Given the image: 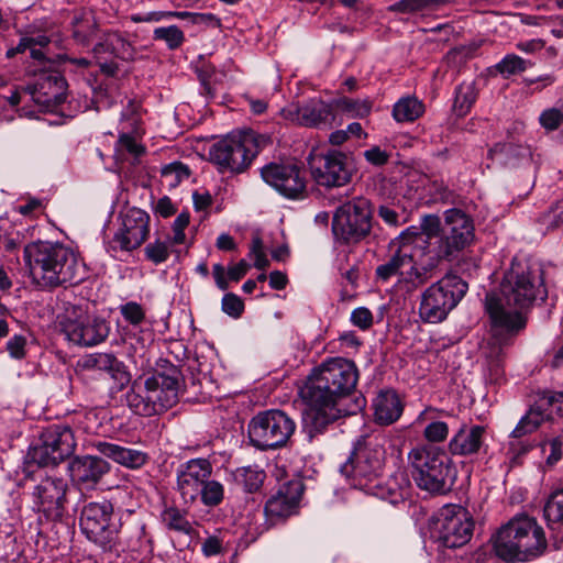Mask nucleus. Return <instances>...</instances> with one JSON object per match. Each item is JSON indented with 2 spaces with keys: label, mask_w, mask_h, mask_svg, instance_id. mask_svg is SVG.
<instances>
[{
  "label": "nucleus",
  "mask_w": 563,
  "mask_h": 563,
  "mask_svg": "<svg viewBox=\"0 0 563 563\" xmlns=\"http://www.w3.org/2000/svg\"><path fill=\"white\" fill-rule=\"evenodd\" d=\"M212 464L207 459H191L177 467V490L185 503H194L205 482L211 477Z\"/></svg>",
  "instance_id": "obj_24"
},
{
  "label": "nucleus",
  "mask_w": 563,
  "mask_h": 563,
  "mask_svg": "<svg viewBox=\"0 0 563 563\" xmlns=\"http://www.w3.org/2000/svg\"><path fill=\"white\" fill-rule=\"evenodd\" d=\"M250 256L254 260V266L257 269H265L269 265V261L266 257L263 241L260 236L252 239V245Z\"/></svg>",
  "instance_id": "obj_57"
},
{
  "label": "nucleus",
  "mask_w": 563,
  "mask_h": 563,
  "mask_svg": "<svg viewBox=\"0 0 563 563\" xmlns=\"http://www.w3.org/2000/svg\"><path fill=\"white\" fill-rule=\"evenodd\" d=\"M372 230V212L368 200L355 197L343 202L333 213L332 232L345 243L364 240Z\"/></svg>",
  "instance_id": "obj_10"
},
{
  "label": "nucleus",
  "mask_w": 563,
  "mask_h": 563,
  "mask_svg": "<svg viewBox=\"0 0 563 563\" xmlns=\"http://www.w3.org/2000/svg\"><path fill=\"white\" fill-rule=\"evenodd\" d=\"M263 180L288 199L306 196L305 173L295 164L269 163L261 169Z\"/></svg>",
  "instance_id": "obj_20"
},
{
  "label": "nucleus",
  "mask_w": 563,
  "mask_h": 563,
  "mask_svg": "<svg viewBox=\"0 0 563 563\" xmlns=\"http://www.w3.org/2000/svg\"><path fill=\"white\" fill-rule=\"evenodd\" d=\"M93 446L103 456L130 470L141 468L150 459L144 451L126 448L114 442L97 441Z\"/></svg>",
  "instance_id": "obj_30"
},
{
  "label": "nucleus",
  "mask_w": 563,
  "mask_h": 563,
  "mask_svg": "<svg viewBox=\"0 0 563 563\" xmlns=\"http://www.w3.org/2000/svg\"><path fill=\"white\" fill-rule=\"evenodd\" d=\"M70 25L74 40L82 45L89 42L97 30V21L93 12L88 9L76 10L73 14Z\"/></svg>",
  "instance_id": "obj_35"
},
{
  "label": "nucleus",
  "mask_w": 563,
  "mask_h": 563,
  "mask_svg": "<svg viewBox=\"0 0 563 563\" xmlns=\"http://www.w3.org/2000/svg\"><path fill=\"white\" fill-rule=\"evenodd\" d=\"M533 63L529 59H523L516 54L506 55L497 65L496 69L505 77L520 74L532 67Z\"/></svg>",
  "instance_id": "obj_44"
},
{
  "label": "nucleus",
  "mask_w": 563,
  "mask_h": 563,
  "mask_svg": "<svg viewBox=\"0 0 563 563\" xmlns=\"http://www.w3.org/2000/svg\"><path fill=\"white\" fill-rule=\"evenodd\" d=\"M539 122L548 131L556 130L563 123V108H550L541 112Z\"/></svg>",
  "instance_id": "obj_55"
},
{
  "label": "nucleus",
  "mask_w": 563,
  "mask_h": 563,
  "mask_svg": "<svg viewBox=\"0 0 563 563\" xmlns=\"http://www.w3.org/2000/svg\"><path fill=\"white\" fill-rule=\"evenodd\" d=\"M303 489V483L299 478L283 483L276 494L265 504L264 512L266 518L272 523H275L294 515L297 511Z\"/></svg>",
  "instance_id": "obj_26"
},
{
  "label": "nucleus",
  "mask_w": 563,
  "mask_h": 563,
  "mask_svg": "<svg viewBox=\"0 0 563 563\" xmlns=\"http://www.w3.org/2000/svg\"><path fill=\"white\" fill-rule=\"evenodd\" d=\"M374 419L380 426L396 422L404 411L398 394L393 389L380 390L373 399Z\"/></svg>",
  "instance_id": "obj_32"
},
{
  "label": "nucleus",
  "mask_w": 563,
  "mask_h": 563,
  "mask_svg": "<svg viewBox=\"0 0 563 563\" xmlns=\"http://www.w3.org/2000/svg\"><path fill=\"white\" fill-rule=\"evenodd\" d=\"M145 255L154 264L164 263L169 256L168 245L166 242L156 240L146 245Z\"/></svg>",
  "instance_id": "obj_56"
},
{
  "label": "nucleus",
  "mask_w": 563,
  "mask_h": 563,
  "mask_svg": "<svg viewBox=\"0 0 563 563\" xmlns=\"http://www.w3.org/2000/svg\"><path fill=\"white\" fill-rule=\"evenodd\" d=\"M551 420V412L537 408V401L530 407L520 421L533 433L544 421Z\"/></svg>",
  "instance_id": "obj_53"
},
{
  "label": "nucleus",
  "mask_w": 563,
  "mask_h": 563,
  "mask_svg": "<svg viewBox=\"0 0 563 563\" xmlns=\"http://www.w3.org/2000/svg\"><path fill=\"white\" fill-rule=\"evenodd\" d=\"M163 520L170 530L181 533H190L191 525L176 508H169L164 512Z\"/></svg>",
  "instance_id": "obj_52"
},
{
  "label": "nucleus",
  "mask_w": 563,
  "mask_h": 563,
  "mask_svg": "<svg viewBox=\"0 0 563 563\" xmlns=\"http://www.w3.org/2000/svg\"><path fill=\"white\" fill-rule=\"evenodd\" d=\"M537 408L554 416L563 417V391L545 393L537 400Z\"/></svg>",
  "instance_id": "obj_49"
},
{
  "label": "nucleus",
  "mask_w": 563,
  "mask_h": 563,
  "mask_svg": "<svg viewBox=\"0 0 563 563\" xmlns=\"http://www.w3.org/2000/svg\"><path fill=\"white\" fill-rule=\"evenodd\" d=\"M548 297L541 265L526 260H512L499 290L486 295L485 310L490 321V338L482 346L492 378L503 374L504 346L511 335L526 327L525 312Z\"/></svg>",
  "instance_id": "obj_1"
},
{
  "label": "nucleus",
  "mask_w": 563,
  "mask_h": 563,
  "mask_svg": "<svg viewBox=\"0 0 563 563\" xmlns=\"http://www.w3.org/2000/svg\"><path fill=\"white\" fill-rule=\"evenodd\" d=\"M156 41H163L169 49H176L185 41L184 32L176 25L156 27L153 32Z\"/></svg>",
  "instance_id": "obj_47"
},
{
  "label": "nucleus",
  "mask_w": 563,
  "mask_h": 563,
  "mask_svg": "<svg viewBox=\"0 0 563 563\" xmlns=\"http://www.w3.org/2000/svg\"><path fill=\"white\" fill-rule=\"evenodd\" d=\"M76 448L73 430L67 424H52L41 435V443L30 451V457L41 466L56 465Z\"/></svg>",
  "instance_id": "obj_15"
},
{
  "label": "nucleus",
  "mask_w": 563,
  "mask_h": 563,
  "mask_svg": "<svg viewBox=\"0 0 563 563\" xmlns=\"http://www.w3.org/2000/svg\"><path fill=\"white\" fill-rule=\"evenodd\" d=\"M474 239V223L468 214L460 209H449L444 212L442 238L430 252L440 260H453Z\"/></svg>",
  "instance_id": "obj_12"
},
{
  "label": "nucleus",
  "mask_w": 563,
  "mask_h": 563,
  "mask_svg": "<svg viewBox=\"0 0 563 563\" xmlns=\"http://www.w3.org/2000/svg\"><path fill=\"white\" fill-rule=\"evenodd\" d=\"M232 476L234 482L242 486L245 492L255 493L262 487L266 474L258 465H249L238 467L232 472Z\"/></svg>",
  "instance_id": "obj_38"
},
{
  "label": "nucleus",
  "mask_w": 563,
  "mask_h": 563,
  "mask_svg": "<svg viewBox=\"0 0 563 563\" xmlns=\"http://www.w3.org/2000/svg\"><path fill=\"white\" fill-rule=\"evenodd\" d=\"M412 242H404L398 236L391 242V249H395L394 254L385 263L376 267V278L380 282H388L391 277L397 276L400 278L401 271L405 262L410 257L412 249Z\"/></svg>",
  "instance_id": "obj_34"
},
{
  "label": "nucleus",
  "mask_w": 563,
  "mask_h": 563,
  "mask_svg": "<svg viewBox=\"0 0 563 563\" xmlns=\"http://www.w3.org/2000/svg\"><path fill=\"white\" fill-rule=\"evenodd\" d=\"M92 54L100 70L108 76H114L119 70L118 64L113 60L108 62V58L115 57L130 62L135 59L137 52L122 33L109 31L93 46Z\"/></svg>",
  "instance_id": "obj_23"
},
{
  "label": "nucleus",
  "mask_w": 563,
  "mask_h": 563,
  "mask_svg": "<svg viewBox=\"0 0 563 563\" xmlns=\"http://www.w3.org/2000/svg\"><path fill=\"white\" fill-rule=\"evenodd\" d=\"M543 511L549 525L563 522V488L550 495Z\"/></svg>",
  "instance_id": "obj_46"
},
{
  "label": "nucleus",
  "mask_w": 563,
  "mask_h": 563,
  "mask_svg": "<svg viewBox=\"0 0 563 563\" xmlns=\"http://www.w3.org/2000/svg\"><path fill=\"white\" fill-rule=\"evenodd\" d=\"M542 453L548 466L552 467L558 464L563 454V433L545 441L542 444Z\"/></svg>",
  "instance_id": "obj_51"
},
{
  "label": "nucleus",
  "mask_w": 563,
  "mask_h": 563,
  "mask_svg": "<svg viewBox=\"0 0 563 563\" xmlns=\"http://www.w3.org/2000/svg\"><path fill=\"white\" fill-rule=\"evenodd\" d=\"M222 310L232 318H239L243 310V301L235 294H225L222 298Z\"/></svg>",
  "instance_id": "obj_61"
},
{
  "label": "nucleus",
  "mask_w": 563,
  "mask_h": 563,
  "mask_svg": "<svg viewBox=\"0 0 563 563\" xmlns=\"http://www.w3.org/2000/svg\"><path fill=\"white\" fill-rule=\"evenodd\" d=\"M295 430V421L278 409L257 413L251 419L247 427L251 444L262 451L284 446Z\"/></svg>",
  "instance_id": "obj_9"
},
{
  "label": "nucleus",
  "mask_w": 563,
  "mask_h": 563,
  "mask_svg": "<svg viewBox=\"0 0 563 563\" xmlns=\"http://www.w3.org/2000/svg\"><path fill=\"white\" fill-rule=\"evenodd\" d=\"M251 143L250 136H227L211 146L209 155L221 172L240 173L251 163Z\"/></svg>",
  "instance_id": "obj_21"
},
{
  "label": "nucleus",
  "mask_w": 563,
  "mask_h": 563,
  "mask_svg": "<svg viewBox=\"0 0 563 563\" xmlns=\"http://www.w3.org/2000/svg\"><path fill=\"white\" fill-rule=\"evenodd\" d=\"M308 165L316 183L328 188L345 186L355 172L352 158L335 150L311 152L308 156Z\"/></svg>",
  "instance_id": "obj_11"
},
{
  "label": "nucleus",
  "mask_w": 563,
  "mask_h": 563,
  "mask_svg": "<svg viewBox=\"0 0 563 563\" xmlns=\"http://www.w3.org/2000/svg\"><path fill=\"white\" fill-rule=\"evenodd\" d=\"M189 213L181 212L177 216L173 223V236L170 239L172 244H184L186 241L185 229L189 224Z\"/></svg>",
  "instance_id": "obj_60"
},
{
  "label": "nucleus",
  "mask_w": 563,
  "mask_h": 563,
  "mask_svg": "<svg viewBox=\"0 0 563 563\" xmlns=\"http://www.w3.org/2000/svg\"><path fill=\"white\" fill-rule=\"evenodd\" d=\"M121 219V228L114 234L113 243L123 251L137 249L148 236L150 216L144 210L133 207L122 213Z\"/></svg>",
  "instance_id": "obj_25"
},
{
  "label": "nucleus",
  "mask_w": 563,
  "mask_h": 563,
  "mask_svg": "<svg viewBox=\"0 0 563 563\" xmlns=\"http://www.w3.org/2000/svg\"><path fill=\"white\" fill-rule=\"evenodd\" d=\"M7 351L14 360H23L26 356V338L14 334L7 342Z\"/></svg>",
  "instance_id": "obj_58"
},
{
  "label": "nucleus",
  "mask_w": 563,
  "mask_h": 563,
  "mask_svg": "<svg viewBox=\"0 0 563 563\" xmlns=\"http://www.w3.org/2000/svg\"><path fill=\"white\" fill-rule=\"evenodd\" d=\"M199 497L205 506L216 507L220 505L224 498V487L220 482L208 478L201 487Z\"/></svg>",
  "instance_id": "obj_45"
},
{
  "label": "nucleus",
  "mask_w": 563,
  "mask_h": 563,
  "mask_svg": "<svg viewBox=\"0 0 563 563\" xmlns=\"http://www.w3.org/2000/svg\"><path fill=\"white\" fill-rule=\"evenodd\" d=\"M165 16H176L178 19H187L190 18L192 23H207L209 21L214 20V15L211 13H191L187 11L180 12H151L145 15H133L132 20L134 22H150V21H161Z\"/></svg>",
  "instance_id": "obj_40"
},
{
  "label": "nucleus",
  "mask_w": 563,
  "mask_h": 563,
  "mask_svg": "<svg viewBox=\"0 0 563 563\" xmlns=\"http://www.w3.org/2000/svg\"><path fill=\"white\" fill-rule=\"evenodd\" d=\"M468 289L460 276L448 274L430 285L421 295L420 318L429 323H439L457 306Z\"/></svg>",
  "instance_id": "obj_8"
},
{
  "label": "nucleus",
  "mask_w": 563,
  "mask_h": 563,
  "mask_svg": "<svg viewBox=\"0 0 563 563\" xmlns=\"http://www.w3.org/2000/svg\"><path fill=\"white\" fill-rule=\"evenodd\" d=\"M477 97L473 82L461 84L455 91L454 110L457 115H465Z\"/></svg>",
  "instance_id": "obj_42"
},
{
  "label": "nucleus",
  "mask_w": 563,
  "mask_h": 563,
  "mask_svg": "<svg viewBox=\"0 0 563 563\" xmlns=\"http://www.w3.org/2000/svg\"><path fill=\"white\" fill-rule=\"evenodd\" d=\"M548 547L543 528L528 515H517L494 538V551L507 562H525L542 555Z\"/></svg>",
  "instance_id": "obj_6"
},
{
  "label": "nucleus",
  "mask_w": 563,
  "mask_h": 563,
  "mask_svg": "<svg viewBox=\"0 0 563 563\" xmlns=\"http://www.w3.org/2000/svg\"><path fill=\"white\" fill-rule=\"evenodd\" d=\"M67 340L79 346H93L103 342L110 332L108 322L90 316L86 309L73 306L60 321Z\"/></svg>",
  "instance_id": "obj_13"
},
{
  "label": "nucleus",
  "mask_w": 563,
  "mask_h": 563,
  "mask_svg": "<svg viewBox=\"0 0 563 563\" xmlns=\"http://www.w3.org/2000/svg\"><path fill=\"white\" fill-rule=\"evenodd\" d=\"M385 442V438L379 434L362 437L340 471L354 488L396 505L409 496L411 486L404 471H397L383 479Z\"/></svg>",
  "instance_id": "obj_3"
},
{
  "label": "nucleus",
  "mask_w": 563,
  "mask_h": 563,
  "mask_svg": "<svg viewBox=\"0 0 563 563\" xmlns=\"http://www.w3.org/2000/svg\"><path fill=\"white\" fill-rule=\"evenodd\" d=\"M112 515L113 506L106 499L87 504L80 514L82 533L104 551L112 550L118 538V528L111 522Z\"/></svg>",
  "instance_id": "obj_14"
},
{
  "label": "nucleus",
  "mask_w": 563,
  "mask_h": 563,
  "mask_svg": "<svg viewBox=\"0 0 563 563\" xmlns=\"http://www.w3.org/2000/svg\"><path fill=\"white\" fill-rule=\"evenodd\" d=\"M437 410L427 408L417 417L416 423H424L423 435L429 442H442L448 438L449 427L437 419Z\"/></svg>",
  "instance_id": "obj_37"
},
{
  "label": "nucleus",
  "mask_w": 563,
  "mask_h": 563,
  "mask_svg": "<svg viewBox=\"0 0 563 563\" xmlns=\"http://www.w3.org/2000/svg\"><path fill=\"white\" fill-rule=\"evenodd\" d=\"M81 366L88 371L107 373L120 386L130 382V374L123 362L112 353H92L81 360Z\"/></svg>",
  "instance_id": "obj_31"
},
{
  "label": "nucleus",
  "mask_w": 563,
  "mask_h": 563,
  "mask_svg": "<svg viewBox=\"0 0 563 563\" xmlns=\"http://www.w3.org/2000/svg\"><path fill=\"white\" fill-rule=\"evenodd\" d=\"M473 529L472 516L461 506L446 505L438 515L437 538L445 548L454 549L466 544L472 538Z\"/></svg>",
  "instance_id": "obj_17"
},
{
  "label": "nucleus",
  "mask_w": 563,
  "mask_h": 563,
  "mask_svg": "<svg viewBox=\"0 0 563 563\" xmlns=\"http://www.w3.org/2000/svg\"><path fill=\"white\" fill-rule=\"evenodd\" d=\"M180 380L181 374L175 366H169L165 372L140 376L125 395L126 404L136 415H159L177 404Z\"/></svg>",
  "instance_id": "obj_5"
},
{
  "label": "nucleus",
  "mask_w": 563,
  "mask_h": 563,
  "mask_svg": "<svg viewBox=\"0 0 563 563\" xmlns=\"http://www.w3.org/2000/svg\"><path fill=\"white\" fill-rule=\"evenodd\" d=\"M18 553L14 529L9 523H0V560H9Z\"/></svg>",
  "instance_id": "obj_48"
},
{
  "label": "nucleus",
  "mask_w": 563,
  "mask_h": 563,
  "mask_svg": "<svg viewBox=\"0 0 563 563\" xmlns=\"http://www.w3.org/2000/svg\"><path fill=\"white\" fill-rule=\"evenodd\" d=\"M350 319L355 327L362 330H367L373 324V314L371 310L365 307L354 309Z\"/></svg>",
  "instance_id": "obj_62"
},
{
  "label": "nucleus",
  "mask_w": 563,
  "mask_h": 563,
  "mask_svg": "<svg viewBox=\"0 0 563 563\" xmlns=\"http://www.w3.org/2000/svg\"><path fill=\"white\" fill-rule=\"evenodd\" d=\"M284 119L307 128H317L329 122L332 117V106L321 99H310L303 104L290 103L283 108Z\"/></svg>",
  "instance_id": "obj_27"
},
{
  "label": "nucleus",
  "mask_w": 563,
  "mask_h": 563,
  "mask_svg": "<svg viewBox=\"0 0 563 563\" xmlns=\"http://www.w3.org/2000/svg\"><path fill=\"white\" fill-rule=\"evenodd\" d=\"M333 104L346 113L350 118H366L372 111V102L368 100H354L346 97L339 98Z\"/></svg>",
  "instance_id": "obj_41"
},
{
  "label": "nucleus",
  "mask_w": 563,
  "mask_h": 563,
  "mask_svg": "<svg viewBox=\"0 0 563 563\" xmlns=\"http://www.w3.org/2000/svg\"><path fill=\"white\" fill-rule=\"evenodd\" d=\"M408 461L419 488L433 494H444L451 489L455 472L444 452L420 445L408 453Z\"/></svg>",
  "instance_id": "obj_7"
},
{
  "label": "nucleus",
  "mask_w": 563,
  "mask_h": 563,
  "mask_svg": "<svg viewBox=\"0 0 563 563\" xmlns=\"http://www.w3.org/2000/svg\"><path fill=\"white\" fill-rule=\"evenodd\" d=\"M389 156V153L382 150L379 146H373L364 152L365 159L375 166L385 165Z\"/></svg>",
  "instance_id": "obj_64"
},
{
  "label": "nucleus",
  "mask_w": 563,
  "mask_h": 563,
  "mask_svg": "<svg viewBox=\"0 0 563 563\" xmlns=\"http://www.w3.org/2000/svg\"><path fill=\"white\" fill-rule=\"evenodd\" d=\"M24 261L32 282L40 288L77 284L84 278L76 253L63 244L36 242L24 247Z\"/></svg>",
  "instance_id": "obj_4"
},
{
  "label": "nucleus",
  "mask_w": 563,
  "mask_h": 563,
  "mask_svg": "<svg viewBox=\"0 0 563 563\" xmlns=\"http://www.w3.org/2000/svg\"><path fill=\"white\" fill-rule=\"evenodd\" d=\"M357 380L355 363L344 357L328 358L311 372L299 390L302 428L310 441L342 416L339 401L354 391Z\"/></svg>",
  "instance_id": "obj_2"
},
{
  "label": "nucleus",
  "mask_w": 563,
  "mask_h": 563,
  "mask_svg": "<svg viewBox=\"0 0 563 563\" xmlns=\"http://www.w3.org/2000/svg\"><path fill=\"white\" fill-rule=\"evenodd\" d=\"M448 2V0H400L391 9L404 13L433 10Z\"/></svg>",
  "instance_id": "obj_50"
},
{
  "label": "nucleus",
  "mask_w": 563,
  "mask_h": 563,
  "mask_svg": "<svg viewBox=\"0 0 563 563\" xmlns=\"http://www.w3.org/2000/svg\"><path fill=\"white\" fill-rule=\"evenodd\" d=\"M118 133L119 139L114 146L117 163L135 165L145 153V147L141 143L144 133L141 117L132 101H129L128 107L122 112Z\"/></svg>",
  "instance_id": "obj_16"
},
{
  "label": "nucleus",
  "mask_w": 563,
  "mask_h": 563,
  "mask_svg": "<svg viewBox=\"0 0 563 563\" xmlns=\"http://www.w3.org/2000/svg\"><path fill=\"white\" fill-rule=\"evenodd\" d=\"M424 112V107L416 97H402L393 107V118L396 122H413Z\"/></svg>",
  "instance_id": "obj_39"
},
{
  "label": "nucleus",
  "mask_w": 563,
  "mask_h": 563,
  "mask_svg": "<svg viewBox=\"0 0 563 563\" xmlns=\"http://www.w3.org/2000/svg\"><path fill=\"white\" fill-rule=\"evenodd\" d=\"M120 312L124 320L133 327H139L145 319L143 308L135 301H129L120 306Z\"/></svg>",
  "instance_id": "obj_54"
},
{
  "label": "nucleus",
  "mask_w": 563,
  "mask_h": 563,
  "mask_svg": "<svg viewBox=\"0 0 563 563\" xmlns=\"http://www.w3.org/2000/svg\"><path fill=\"white\" fill-rule=\"evenodd\" d=\"M543 223L553 229L563 227V200L558 201L543 217Z\"/></svg>",
  "instance_id": "obj_63"
},
{
  "label": "nucleus",
  "mask_w": 563,
  "mask_h": 563,
  "mask_svg": "<svg viewBox=\"0 0 563 563\" xmlns=\"http://www.w3.org/2000/svg\"><path fill=\"white\" fill-rule=\"evenodd\" d=\"M486 450V429L479 424L462 426L449 442V451L455 456L473 457Z\"/></svg>",
  "instance_id": "obj_28"
},
{
  "label": "nucleus",
  "mask_w": 563,
  "mask_h": 563,
  "mask_svg": "<svg viewBox=\"0 0 563 563\" xmlns=\"http://www.w3.org/2000/svg\"><path fill=\"white\" fill-rule=\"evenodd\" d=\"M65 87L66 81L57 71H44L34 84L11 90L7 99L12 107L59 101Z\"/></svg>",
  "instance_id": "obj_19"
},
{
  "label": "nucleus",
  "mask_w": 563,
  "mask_h": 563,
  "mask_svg": "<svg viewBox=\"0 0 563 563\" xmlns=\"http://www.w3.org/2000/svg\"><path fill=\"white\" fill-rule=\"evenodd\" d=\"M422 239L420 236L413 241V250L410 252V257H407L408 261L405 262L400 278L397 279L396 286L406 294H411L426 284L431 278V272L441 261L435 257L433 252H430L431 255L424 253Z\"/></svg>",
  "instance_id": "obj_18"
},
{
  "label": "nucleus",
  "mask_w": 563,
  "mask_h": 563,
  "mask_svg": "<svg viewBox=\"0 0 563 563\" xmlns=\"http://www.w3.org/2000/svg\"><path fill=\"white\" fill-rule=\"evenodd\" d=\"M49 40L43 33H31L21 36L19 44L15 47L8 49L7 56L12 57L18 53L29 52L34 60L43 62L45 59V47L48 45Z\"/></svg>",
  "instance_id": "obj_36"
},
{
  "label": "nucleus",
  "mask_w": 563,
  "mask_h": 563,
  "mask_svg": "<svg viewBox=\"0 0 563 563\" xmlns=\"http://www.w3.org/2000/svg\"><path fill=\"white\" fill-rule=\"evenodd\" d=\"M443 224L438 216L428 214L421 220L420 228L410 227L404 231L399 238L404 242L416 241L417 238L423 239V251L426 254L431 255L430 250L438 245V239L442 238Z\"/></svg>",
  "instance_id": "obj_33"
},
{
  "label": "nucleus",
  "mask_w": 563,
  "mask_h": 563,
  "mask_svg": "<svg viewBox=\"0 0 563 563\" xmlns=\"http://www.w3.org/2000/svg\"><path fill=\"white\" fill-rule=\"evenodd\" d=\"M163 177L169 180V186H175L181 179L189 177V170L181 163H172L164 167Z\"/></svg>",
  "instance_id": "obj_59"
},
{
  "label": "nucleus",
  "mask_w": 563,
  "mask_h": 563,
  "mask_svg": "<svg viewBox=\"0 0 563 563\" xmlns=\"http://www.w3.org/2000/svg\"><path fill=\"white\" fill-rule=\"evenodd\" d=\"M532 448L533 443L529 439L509 438L505 455L510 467L521 464L522 457L526 456Z\"/></svg>",
  "instance_id": "obj_43"
},
{
  "label": "nucleus",
  "mask_w": 563,
  "mask_h": 563,
  "mask_svg": "<svg viewBox=\"0 0 563 563\" xmlns=\"http://www.w3.org/2000/svg\"><path fill=\"white\" fill-rule=\"evenodd\" d=\"M66 492L67 483L63 478L46 476L34 486L33 508L47 520H58L65 510Z\"/></svg>",
  "instance_id": "obj_22"
},
{
  "label": "nucleus",
  "mask_w": 563,
  "mask_h": 563,
  "mask_svg": "<svg viewBox=\"0 0 563 563\" xmlns=\"http://www.w3.org/2000/svg\"><path fill=\"white\" fill-rule=\"evenodd\" d=\"M109 471V463L93 455L76 456L69 464L71 481L85 489L93 488Z\"/></svg>",
  "instance_id": "obj_29"
}]
</instances>
